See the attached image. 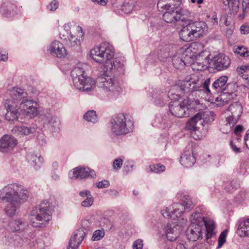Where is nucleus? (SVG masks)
<instances>
[{
  "label": "nucleus",
  "instance_id": "f257e3e1",
  "mask_svg": "<svg viewBox=\"0 0 249 249\" xmlns=\"http://www.w3.org/2000/svg\"><path fill=\"white\" fill-rule=\"evenodd\" d=\"M12 99L7 100L4 107L7 110L5 118L8 121L18 120L20 114L33 118L38 114L36 102L32 99L33 95L24 89L14 88L11 91Z\"/></svg>",
  "mask_w": 249,
  "mask_h": 249
},
{
  "label": "nucleus",
  "instance_id": "f03ea898",
  "mask_svg": "<svg viewBox=\"0 0 249 249\" xmlns=\"http://www.w3.org/2000/svg\"><path fill=\"white\" fill-rule=\"evenodd\" d=\"M29 192L22 185L14 183L4 186L0 190V200L7 204L4 211L7 215L12 217L17 213L22 203L26 201Z\"/></svg>",
  "mask_w": 249,
  "mask_h": 249
},
{
  "label": "nucleus",
  "instance_id": "7ed1b4c3",
  "mask_svg": "<svg viewBox=\"0 0 249 249\" xmlns=\"http://www.w3.org/2000/svg\"><path fill=\"white\" fill-rule=\"evenodd\" d=\"M190 220L191 225L186 231V236L190 241L195 242L201 238L203 231L206 232L207 239L215 235L214 222L205 217L201 213L195 212L192 214Z\"/></svg>",
  "mask_w": 249,
  "mask_h": 249
},
{
  "label": "nucleus",
  "instance_id": "20e7f679",
  "mask_svg": "<svg viewBox=\"0 0 249 249\" xmlns=\"http://www.w3.org/2000/svg\"><path fill=\"white\" fill-rule=\"evenodd\" d=\"M180 197L183 204L175 203L172 205L163 208L161 211V213L164 217L171 218L174 220H178L185 208L190 210L196 204V200L190 198V196L184 192L180 193Z\"/></svg>",
  "mask_w": 249,
  "mask_h": 249
},
{
  "label": "nucleus",
  "instance_id": "39448f33",
  "mask_svg": "<svg viewBox=\"0 0 249 249\" xmlns=\"http://www.w3.org/2000/svg\"><path fill=\"white\" fill-rule=\"evenodd\" d=\"M207 29V25L204 22L189 20L183 26L179 32V37L182 40L189 42L202 36Z\"/></svg>",
  "mask_w": 249,
  "mask_h": 249
},
{
  "label": "nucleus",
  "instance_id": "423d86ee",
  "mask_svg": "<svg viewBox=\"0 0 249 249\" xmlns=\"http://www.w3.org/2000/svg\"><path fill=\"white\" fill-rule=\"evenodd\" d=\"M210 80L208 78L205 80L195 75L187 77L183 81H178V87L183 93H188L195 91H203L206 93L210 92L209 85Z\"/></svg>",
  "mask_w": 249,
  "mask_h": 249
},
{
  "label": "nucleus",
  "instance_id": "0eeeda50",
  "mask_svg": "<svg viewBox=\"0 0 249 249\" xmlns=\"http://www.w3.org/2000/svg\"><path fill=\"white\" fill-rule=\"evenodd\" d=\"M30 222L36 228L45 226L52 219L50 204L47 201H44L37 207L31 212Z\"/></svg>",
  "mask_w": 249,
  "mask_h": 249
},
{
  "label": "nucleus",
  "instance_id": "6e6552de",
  "mask_svg": "<svg viewBox=\"0 0 249 249\" xmlns=\"http://www.w3.org/2000/svg\"><path fill=\"white\" fill-rule=\"evenodd\" d=\"M73 86L78 89L84 91H90L95 85L94 80L88 77L83 69L80 67L74 68L71 71Z\"/></svg>",
  "mask_w": 249,
  "mask_h": 249
},
{
  "label": "nucleus",
  "instance_id": "1a4fd4ad",
  "mask_svg": "<svg viewBox=\"0 0 249 249\" xmlns=\"http://www.w3.org/2000/svg\"><path fill=\"white\" fill-rule=\"evenodd\" d=\"M110 72L104 71L102 75L97 79L99 86L105 91L108 92V95L112 99H115L119 97L122 92V88L118 81L111 75Z\"/></svg>",
  "mask_w": 249,
  "mask_h": 249
},
{
  "label": "nucleus",
  "instance_id": "9d476101",
  "mask_svg": "<svg viewBox=\"0 0 249 249\" xmlns=\"http://www.w3.org/2000/svg\"><path fill=\"white\" fill-rule=\"evenodd\" d=\"M243 112V107L239 102L231 104L225 111L226 124L221 128L225 134L230 133L237 123Z\"/></svg>",
  "mask_w": 249,
  "mask_h": 249
},
{
  "label": "nucleus",
  "instance_id": "9b49d317",
  "mask_svg": "<svg viewBox=\"0 0 249 249\" xmlns=\"http://www.w3.org/2000/svg\"><path fill=\"white\" fill-rule=\"evenodd\" d=\"M114 50L113 46L107 42H104L99 46L93 48L90 51V56L95 62L107 63L113 58Z\"/></svg>",
  "mask_w": 249,
  "mask_h": 249
},
{
  "label": "nucleus",
  "instance_id": "f8f14e48",
  "mask_svg": "<svg viewBox=\"0 0 249 249\" xmlns=\"http://www.w3.org/2000/svg\"><path fill=\"white\" fill-rule=\"evenodd\" d=\"M111 131L116 136L127 134L132 131L133 127V122L124 114H117L111 119Z\"/></svg>",
  "mask_w": 249,
  "mask_h": 249
},
{
  "label": "nucleus",
  "instance_id": "ddd939ff",
  "mask_svg": "<svg viewBox=\"0 0 249 249\" xmlns=\"http://www.w3.org/2000/svg\"><path fill=\"white\" fill-rule=\"evenodd\" d=\"M10 242L16 247L29 246L35 249H41L44 247V243L41 239H36L33 233L25 234L23 238L18 235H15Z\"/></svg>",
  "mask_w": 249,
  "mask_h": 249
},
{
  "label": "nucleus",
  "instance_id": "4468645a",
  "mask_svg": "<svg viewBox=\"0 0 249 249\" xmlns=\"http://www.w3.org/2000/svg\"><path fill=\"white\" fill-rule=\"evenodd\" d=\"M91 228V223L89 220H82L81 227L74 232L70 240L69 249H76L81 243L86 234L90 231Z\"/></svg>",
  "mask_w": 249,
  "mask_h": 249
},
{
  "label": "nucleus",
  "instance_id": "2eb2a0df",
  "mask_svg": "<svg viewBox=\"0 0 249 249\" xmlns=\"http://www.w3.org/2000/svg\"><path fill=\"white\" fill-rule=\"evenodd\" d=\"M188 100H184L181 103L175 101L170 104L169 107L172 115L178 118L185 117L188 110Z\"/></svg>",
  "mask_w": 249,
  "mask_h": 249
},
{
  "label": "nucleus",
  "instance_id": "dca6fc26",
  "mask_svg": "<svg viewBox=\"0 0 249 249\" xmlns=\"http://www.w3.org/2000/svg\"><path fill=\"white\" fill-rule=\"evenodd\" d=\"M40 122L45 126L50 125L53 127V132H58L60 129V122L53 116L50 110L41 114L39 117Z\"/></svg>",
  "mask_w": 249,
  "mask_h": 249
},
{
  "label": "nucleus",
  "instance_id": "f3484780",
  "mask_svg": "<svg viewBox=\"0 0 249 249\" xmlns=\"http://www.w3.org/2000/svg\"><path fill=\"white\" fill-rule=\"evenodd\" d=\"M174 118L168 114L156 116L152 122V125L163 129L170 127L173 124Z\"/></svg>",
  "mask_w": 249,
  "mask_h": 249
},
{
  "label": "nucleus",
  "instance_id": "a211bd4d",
  "mask_svg": "<svg viewBox=\"0 0 249 249\" xmlns=\"http://www.w3.org/2000/svg\"><path fill=\"white\" fill-rule=\"evenodd\" d=\"M211 63L215 69L217 71H222L229 67L231 60L224 54L219 53L211 60Z\"/></svg>",
  "mask_w": 249,
  "mask_h": 249
},
{
  "label": "nucleus",
  "instance_id": "6ab92c4d",
  "mask_svg": "<svg viewBox=\"0 0 249 249\" xmlns=\"http://www.w3.org/2000/svg\"><path fill=\"white\" fill-rule=\"evenodd\" d=\"M69 176L72 179H82L89 177H94L95 176V173L88 167H76L69 172Z\"/></svg>",
  "mask_w": 249,
  "mask_h": 249
},
{
  "label": "nucleus",
  "instance_id": "aec40b11",
  "mask_svg": "<svg viewBox=\"0 0 249 249\" xmlns=\"http://www.w3.org/2000/svg\"><path fill=\"white\" fill-rule=\"evenodd\" d=\"M181 13L180 9L172 5L169 10L165 11L163 15V19L167 23H174L180 19Z\"/></svg>",
  "mask_w": 249,
  "mask_h": 249
},
{
  "label": "nucleus",
  "instance_id": "412c9836",
  "mask_svg": "<svg viewBox=\"0 0 249 249\" xmlns=\"http://www.w3.org/2000/svg\"><path fill=\"white\" fill-rule=\"evenodd\" d=\"M17 143V140L13 136L4 135L0 141V151L3 153L8 152L14 149Z\"/></svg>",
  "mask_w": 249,
  "mask_h": 249
},
{
  "label": "nucleus",
  "instance_id": "4be33fe9",
  "mask_svg": "<svg viewBox=\"0 0 249 249\" xmlns=\"http://www.w3.org/2000/svg\"><path fill=\"white\" fill-rule=\"evenodd\" d=\"M49 51L52 55L60 58L65 57L67 54L63 44L57 40H54L50 44Z\"/></svg>",
  "mask_w": 249,
  "mask_h": 249
},
{
  "label": "nucleus",
  "instance_id": "5701e85b",
  "mask_svg": "<svg viewBox=\"0 0 249 249\" xmlns=\"http://www.w3.org/2000/svg\"><path fill=\"white\" fill-rule=\"evenodd\" d=\"M176 223L175 222L172 224L168 223L162 226L164 234H165L167 240L170 241L175 240L179 233L178 226L175 224Z\"/></svg>",
  "mask_w": 249,
  "mask_h": 249
},
{
  "label": "nucleus",
  "instance_id": "b1692460",
  "mask_svg": "<svg viewBox=\"0 0 249 249\" xmlns=\"http://www.w3.org/2000/svg\"><path fill=\"white\" fill-rule=\"evenodd\" d=\"M204 53L203 55H198L195 57L196 60L192 65L193 70L202 71L207 68V64L209 63L210 53L205 52Z\"/></svg>",
  "mask_w": 249,
  "mask_h": 249
},
{
  "label": "nucleus",
  "instance_id": "393cba45",
  "mask_svg": "<svg viewBox=\"0 0 249 249\" xmlns=\"http://www.w3.org/2000/svg\"><path fill=\"white\" fill-rule=\"evenodd\" d=\"M180 162L186 168H190L193 166L196 162V158L192 148L185 151L180 157Z\"/></svg>",
  "mask_w": 249,
  "mask_h": 249
},
{
  "label": "nucleus",
  "instance_id": "a878e982",
  "mask_svg": "<svg viewBox=\"0 0 249 249\" xmlns=\"http://www.w3.org/2000/svg\"><path fill=\"white\" fill-rule=\"evenodd\" d=\"M204 125V124H203L201 118V113L199 112L192 117L187 122L186 128L189 130L196 131Z\"/></svg>",
  "mask_w": 249,
  "mask_h": 249
},
{
  "label": "nucleus",
  "instance_id": "bb28decb",
  "mask_svg": "<svg viewBox=\"0 0 249 249\" xmlns=\"http://www.w3.org/2000/svg\"><path fill=\"white\" fill-rule=\"evenodd\" d=\"M27 226L25 220L22 218H18L10 220L8 225L9 231L12 232H20Z\"/></svg>",
  "mask_w": 249,
  "mask_h": 249
},
{
  "label": "nucleus",
  "instance_id": "cd10ccee",
  "mask_svg": "<svg viewBox=\"0 0 249 249\" xmlns=\"http://www.w3.org/2000/svg\"><path fill=\"white\" fill-rule=\"evenodd\" d=\"M16 9L15 4L10 1H5L1 5L0 13L3 17L11 18L15 15Z\"/></svg>",
  "mask_w": 249,
  "mask_h": 249
},
{
  "label": "nucleus",
  "instance_id": "c85d7f7f",
  "mask_svg": "<svg viewBox=\"0 0 249 249\" xmlns=\"http://www.w3.org/2000/svg\"><path fill=\"white\" fill-rule=\"evenodd\" d=\"M12 131L13 133L15 135H28L34 133L35 132V129L34 127L21 125L14 126Z\"/></svg>",
  "mask_w": 249,
  "mask_h": 249
},
{
  "label": "nucleus",
  "instance_id": "c756f323",
  "mask_svg": "<svg viewBox=\"0 0 249 249\" xmlns=\"http://www.w3.org/2000/svg\"><path fill=\"white\" fill-rule=\"evenodd\" d=\"M226 7L225 9H229L233 14H236L239 8V0H221Z\"/></svg>",
  "mask_w": 249,
  "mask_h": 249
},
{
  "label": "nucleus",
  "instance_id": "7c9ffc66",
  "mask_svg": "<svg viewBox=\"0 0 249 249\" xmlns=\"http://www.w3.org/2000/svg\"><path fill=\"white\" fill-rule=\"evenodd\" d=\"M80 30L81 32L79 33V36L78 37L73 36L71 33L68 36V40L67 43L70 47H74L79 46L81 44V41L83 40L82 37L84 33L82 32L81 28H80Z\"/></svg>",
  "mask_w": 249,
  "mask_h": 249
},
{
  "label": "nucleus",
  "instance_id": "2f4dec72",
  "mask_svg": "<svg viewBox=\"0 0 249 249\" xmlns=\"http://www.w3.org/2000/svg\"><path fill=\"white\" fill-rule=\"evenodd\" d=\"M189 49L195 57L198 55H203L204 54H205L204 53L209 52L208 51L203 50V45L202 44L196 42H193L190 45Z\"/></svg>",
  "mask_w": 249,
  "mask_h": 249
},
{
  "label": "nucleus",
  "instance_id": "473e14b6",
  "mask_svg": "<svg viewBox=\"0 0 249 249\" xmlns=\"http://www.w3.org/2000/svg\"><path fill=\"white\" fill-rule=\"evenodd\" d=\"M27 160L30 163L35 167L36 169L40 168L43 162V159L37 154H29L27 156Z\"/></svg>",
  "mask_w": 249,
  "mask_h": 249
},
{
  "label": "nucleus",
  "instance_id": "72a5a7b5",
  "mask_svg": "<svg viewBox=\"0 0 249 249\" xmlns=\"http://www.w3.org/2000/svg\"><path fill=\"white\" fill-rule=\"evenodd\" d=\"M109 67V71H108L109 72H115L116 71L118 72L120 74H123L124 72V65L120 61V60L117 58H115L112 63L110 62Z\"/></svg>",
  "mask_w": 249,
  "mask_h": 249
},
{
  "label": "nucleus",
  "instance_id": "f704fd0d",
  "mask_svg": "<svg viewBox=\"0 0 249 249\" xmlns=\"http://www.w3.org/2000/svg\"><path fill=\"white\" fill-rule=\"evenodd\" d=\"M237 232L241 237L249 236V218H248L240 224Z\"/></svg>",
  "mask_w": 249,
  "mask_h": 249
},
{
  "label": "nucleus",
  "instance_id": "c9c22d12",
  "mask_svg": "<svg viewBox=\"0 0 249 249\" xmlns=\"http://www.w3.org/2000/svg\"><path fill=\"white\" fill-rule=\"evenodd\" d=\"M172 62L174 67L177 69H181L183 68L185 65V63L181 56V54L178 52L176 53L173 55Z\"/></svg>",
  "mask_w": 249,
  "mask_h": 249
},
{
  "label": "nucleus",
  "instance_id": "e433bc0d",
  "mask_svg": "<svg viewBox=\"0 0 249 249\" xmlns=\"http://www.w3.org/2000/svg\"><path fill=\"white\" fill-rule=\"evenodd\" d=\"M134 5L132 3H125L121 5L117 11L119 14H129L133 10Z\"/></svg>",
  "mask_w": 249,
  "mask_h": 249
},
{
  "label": "nucleus",
  "instance_id": "4c0bfd02",
  "mask_svg": "<svg viewBox=\"0 0 249 249\" xmlns=\"http://www.w3.org/2000/svg\"><path fill=\"white\" fill-rule=\"evenodd\" d=\"M201 116L203 124L211 123L214 120L213 112L210 110L205 111L202 114L201 113Z\"/></svg>",
  "mask_w": 249,
  "mask_h": 249
},
{
  "label": "nucleus",
  "instance_id": "58836bf2",
  "mask_svg": "<svg viewBox=\"0 0 249 249\" xmlns=\"http://www.w3.org/2000/svg\"><path fill=\"white\" fill-rule=\"evenodd\" d=\"M162 92L160 89H154L150 92L151 96L154 100V102L155 104L159 105H161V103L160 102L162 97Z\"/></svg>",
  "mask_w": 249,
  "mask_h": 249
},
{
  "label": "nucleus",
  "instance_id": "ea45409f",
  "mask_svg": "<svg viewBox=\"0 0 249 249\" xmlns=\"http://www.w3.org/2000/svg\"><path fill=\"white\" fill-rule=\"evenodd\" d=\"M228 80L226 76H222L216 79L213 83L212 88L215 89H220L225 86Z\"/></svg>",
  "mask_w": 249,
  "mask_h": 249
},
{
  "label": "nucleus",
  "instance_id": "a19ab883",
  "mask_svg": "<svg viewBox=\"0 0 249 249\" xmlns=\"http://www.w3.org/2000/svg\"><path fill=\"white\" fill-rule=\"evenodd\" d=\"M84 118L88 122L95 123L98 121L96 113L94 110L87 111L84 115Z\"/></svg>",
  "mask_w": 249,
  "mask_h": 249
},
{
  "label": "nucleus",
  "instance_id": "79ce46f5",
  "mask_svg": "<svg viewBox=\"0 0 249 249\" xmlns=\"http://www.w3.org/2000/svg\"><path fill=\"white\" fill-rule=\"evenodd\" d=\"M233 52L235 53L242 57H247L249 55V52L247 48L244 46H238L234 48Z\"/></svg>",
  "mask_w": 249,
  "mask_h": 249
},
{
  "label": "nucleus",
  "instance_id": "37998d69",
  "mask_svg": "<svg viewBox=\"0 0 249 249\" xmlns=\"http://www.w3.org/2000/svg\"><path fill=\"white\" fill-rule=\"evenodd\" d=\"M249 71V65H242L238 67L236 69V71L238 75L242 77L245 79V77H248L246 73Z\"/></svg>",
  "mask_w": 249,
  "mask_h": 249
},
{
  "label": "nucleus",
  "instance_id": "c03bdc74",
  "mask_svg": "<svg viewBox=\"0 0 249 249\" xmlns=\"http://www.w3.org/2000/svg\"><path fill=\"white\" fill-rule=\"evenodd\" d=\"M172 5L167 3L166 0H159L157 3L158 10L161 12H164L165 10H169Z\"/></svg>",
  "mask_w": 249,
  "mask_h": 249
},
{
  "label": "nucleus",
  "instance_id": "a18cd8bd",
  "mask_svg": "<svg viewBox=\"0 0 249 249\" xmlns=\"http://www.w3.org/2000/svg\"><path fill=\"white\" fill-rule=\"evenodd\" d=\"M149 168L151 172L155 173H160L164 172L165 170V166L160 163L155 164L150 166Z\"/></svg>",
  "mask_w": 249,
  "mask_h": 249
},
{
  "label": "nucleus",
  "instance_id": "49530a36",
  "mask_svg": "<svg viewBox=\"0 0 249 249\" xmlns=\"http://www.w3.org/2000/svg\"><path fill=\"white\" fill-rule=\"evenodd\" d=\"M227 232V230H225L220 233L218 238L217 248H220L225 243Z\"/></svg>",
  "mask_w": 249,
  "mask_h": 249
},
{
  "label": "nucleus",
  "instance_id": "de8ad7c7",
  "mask_svg": "<svg viewBox=\"0 0 249 249\" xmlns=\"http://www.w3.org/2000/svg\"><path fill=\"white\" fill-rule=\"evenodd\" d=\"M105 235V232L104 231L102 230H96L93 234L92 236V240L93 241H98L102 238Z\"/></svg>",
  "mask_w": 249,
  "mask_h": 249
},
{
  "label": "nucleus",
  "instance_id": "09e8293b",
  "mask_svg": "<svg viewBox=\"0 0 249 249\" xmlns=\"http://www.w3.org/2000/svg\"><path fill=\"white\" fill-rule=\"evenodd\" d=\"M93 202V197L92 196H89L88 197L81 202V205L84 207H89L91 206Z\"/></svg>",
  "mask_w": 249,
  "mask_h": 249
},
{
  "label": "nucleus",
  "instance_id": "8fccbe9b",
  "mask_svg": "<svg viewBox=\"0 0 249 249\" xmlns=\"http://www.w3.org/2000/svg\"><path fill=\"white\" fill-rule=\"evenodd\" d=\"M123 160L121 158H118L114 160L112 163V167L115 170H118L121 168L123 165Z\"/></svg>",
  "mask_w": 249,
  "mask_h": 249
},
{
  "label": "nucleus",
  "instance_id": "3c124183",
  "mask_svg": "<svg viewBox=\"0 0 249 249\" xmlns=\"http://www.w3.org/2000/svg\"><path fill=\"white\" fill-rule=\"evenodd\" d=\"M160 58L156 53H150L147 57V62L150 64H153L156 62Z\"/></svg>",
  "mask_w": 249,
  "mask_h": 249
},
{
  "label": "nucleus",
  "instance_id": "603ef678",
  "mask_svg": "<svg viewBox=\"0 0 249 249\" xmlns=\"http://www.w3.org/2000/svg\"><path fill=\"white\" fill-rule=\"evenodd\" d=\"M58 2L55 0H53L50 2V3L47 6V8L51 11H54L58 8Z\"/></svg>",
  "mask_w": 249,
  "mask_h": 249
},
{
  "label": "nucleus",
  "instance_id": "864d4df0",
  "mask_svg": "<svg viewBox=\"0 0 249 249\" xmlns=\"http://www.w3.org/2000/svg\"><path fill=\"white\" fill-rule=\"evenodd\" d=\"M109 182L107 180H103L98 182L96 184L97 187L100 189L107 188L109 187Z\"/></svg>",
  "mask_w": 249,
  "mask_h": 249
},
{
  "label": "nucleus",
  "instance_id": "5fc2aeb1",
  "mask_svg": "<svg viewBox=\"0 0 249 249\" xmlns=\"http://www.w3.org/2000/svg\"><path fill=\"white\" fill-rule=\"evenodd\" d=\"M142 240L138 239L136 240L133 244V249H142L143 247Z\"/></svg>",
  "mask_w": 249,
  "mask_h": 249
},
{
  "label": "nucleus",
  "instance_id": "6e6d98bb",
  "mask_svg": "<svg viewBox=\"0 0 249 249\" xmlns=\"http://www.w3.org/2000/svg\"><path fill=\"white\" fill-rule=\"evenodd\" d=\"M242 34L246 35L249 33V24L245 23L241 26L240 28Z\"/></svg>",
  "mask_w": 249,
  "mask_h": 249
},
{
  "label": "nucleus",
  "instance_id": "4d7b16f0",
  "mask_svg": "<svg viewBox=\"0 0 249 249\" xmlns=\"http://www.w3.org/2000/svg\"><path fill=\"white\" fill-rule=\"evenodd\" d=\"M243 131V127L241 125H237L234 128V133L237 137L239 136L241 133Z\"/></svg>",
  "mask_w": 249,
  "mask_h": 249
},
{
  "label": "nucleus",
  "instance_id": "13d9d810",
  "mask_svg": "<svg viewBox=\"0 0 249 249\" xmlns=\"http://www.w3.org/2000/svg\"><path fill=\"white\" fill-rule=\"evenodd\" d=\"M230 146L232 150L235 153L237 154L241 152V149L237 147L232 141L230 142Z\"/></svg>",
  "mask_w": 249,
  "mask_h": 249
},
{
  "label": "nucleus",
  "instance_id": "bf43d9fd",
  "mask_svg": "<svg viewBox=\"0 0 249 249\" xmlns=\"http://www.w3.org/2000/svg\"><path fill=\"white\" fill-rule=\"evenodd\" d=\"M38 142L40 145H43L46 143V139L44 136L42 134L39 135L37 137Z\"/></svg>",
  "mask_w": 249,
  "mask_h": 249
},
{
  "label": "nucleus",
  "instance_id": "052dcab7",
  "mask_svg": "<svg viewBox=\"0 0 249 249\" xmlns=\"http://www.w3.org/2000/svg\"><path fill=\"white\" fill-rule=\"evenodd\" d=\"M225 102L224 101L222 96L217 97L215 100L214 103L216 104V105L220 106L224 104Z\"/></svg>",
  "mask_w": 249,
  "mask_h": 249
},
{
  "label": "nucleus",
  "instance_id": "680f3d73",
  "mask_svg": "<svg viewBox=\"0 0 249 249\" xmlns=\"http://www.w3.org/2000/svg\"><path fill=\"white\" fill-rule=\"evenodd\" d=\"M79 195L81 196V197H88V196H91V194H90V192L88 191V190H83L82 191H81L80 193H79Z\"/></svg>",
  "mask_w": 249,
  "mask_h": 249
},
{
  "label": "nucleus",
  "instance_id": "e2e57ef3",
  "mask_svg": "<svg viewBox=\"0 0 249 249\" xmlns=\"http://www.w3.org/2000/svg\"><path fill=\"white\" fill-rule=\"evenodd\" d=\"M245 198V194L244 193H240L235 197L236 201L240 202Z\"/></svg>",
  "mask_w": 249,
  "mask_h": 249
},
{
  "label": "nucleus",
  "instance_id": "0e129e2a",
  "mask_svg": "<svg viewBox=\"0 0 249 249\" xmlns=\"http://www.w3.org/2000/svg\"><path fill=\"white\" fill-rule=\"evenodd\" d=\"M230 184H231V187L232 188V189H233V190L234 189H236L239 187V184L237 180H232L230 182Z\"/></svg>",
  "mask_w": 249,
  "mask_h": 249
},
{
  "label": "nucleus",
  "instance_id": "69168bd1",
  "mask_svg": "<svg viewBox=\"0 0 249 249\" xmlns=\"http://www.w3.org/2000/svg\"><path fill=\"white\" fill-rule=\"evenodd\" d=\"M242 6L244 12L247 8L249 9V0H243Z\"/></svg>",
  "mask_w": 249,
  "mask_h": 249
},
{
  "label": "nucleus",
  "instance_id": "338daca9",
  "mask_svg": "<svg viewBox=\"0 0 249 249\" xmlns=\"http://www.w3.org/2000/svg\"><path fill=\"white\" fill-rule=\"evenodd\" d=\"M94 2H97L99 4L102 6H105L106 5L107 2V0H92Z\"/></svg>",
  "mask_w": 249,
  "mask_h": 249
},
{
  "label": "nucleus",
  "instance_id": "774afa93",
  "mask_svg": "<svg viewBox=\"0 0 249 249\" xmlns=\"http://www.w3.org/2000/svg\"><path fill=\"white\" fill-rule=\"evenodd\" d=\"M225 190L227 192L231 193L233 191V189H232V188L231 187V184H230V183H227L226 184V185L225 186Z\"/></svg>",
  "mask_w": 249,
  "mask_h": 249
}]
</instances>
